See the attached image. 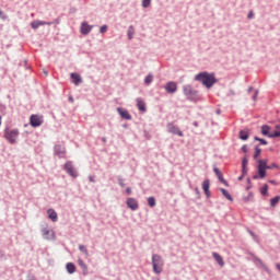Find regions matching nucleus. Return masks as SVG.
Wrapping results in <instances>:
<instances>
[{
    "instance_id": "obj_1",
    "label": "nucleus",
    "mask_w": 280,
    "mask_h": 280,
    "mask_svg": "<svg viewBox=\"0 0 280 280\" xmlns=\"http://www.w3.org/2000/svg\"><path fill=\"white\" fill-rule=\"evenodd\" d=\"M195 80L197 82H201L203 84V86H206L207 89H211V86H213V84H215V82H218V80H215V75L211 74L209 72H201V73L197 74L195 77Z\"/></svg>"
},
{
    "instance_id": "obj_2",
    "label": "nucleus",
    "mask_w": 280,
    "mask_h": 280,
    "mask_svg": "<svg viewBox=\"0 0 280 280\" xmlns=\"http://www.w3.org/2000/svg\"><path fill=\"white\" fill-rule=\"evenodd\" d=\"M152 266H153V272H155V275H161V272H163V266H164L163 258L158 254H154L152 256Z\"/></svg>"
},
{
    "instance_id": "obj_3",
    "label": "nucleus",
    "mask_w": 280,
    "mask_h": 280,
    "mask_svg": "<svg viewBox=\"0 0 280 280\" xmlns=\"http://www.w3.org/2000/svg\"><path fill=\"white\" fill-rule=\"evenodd\" d=\"M4 139H7L10 143H16V139H19V129H4Z\"/></svg>"
},
{
    "instance_id": "obj_4",
    "label": "nucleus",
    "mask_w": 280,
    "mask_h": 280,
    "mask_svg": "<svg viewBox=\"0 0 280 280\" xmlns=\"http://www.w3.org/2000/svg\"><path fill=\"white\" fill-rule=\"evenodd\" d=\"M270 170V166H268L267 162L265 160L258 161V175L260 178H266V171Z\"/></svg>"
},
{
    "instance_id": "obj_5",
    "label": "nucleus",
    "mask_w": 280,
    "mask_h": 280,
    "mask_svg": "<svg viewBox=\"0 0 280 280\" xmlns=\"http://www.w3.org/2000/svg\"><path fill=\"white\" fill-rule=\"evenodd\" d=\"M183 91H184V95H186L188 100H196V97H198V91L192 90L191 85H185L183 88Z\"/></svg>"
},
{
    "instance_id": "obj_6",
    "label": "nucleus",
    "mask_w": 280,
    "mask_h": 280,
    "mask_svg": "<svg viewBox=\"0 0 280 280\" xmlns=\"http://www.w3.org/2000/svg\"><path fill=\"white\" fill-rule=\"evenodd\" d=\"M43 116L40 115H32L30 118V124L33 128H38V126H43Z\"/></svg>"
},
{
    "instance_id": "obj_7",
    "label": "nucleus",
    "mask_w": 280,
    "mask_h": 280,
    "mask_svg": "<svg viewBox=\"0 0 280 280\" xmlns=\"http://www.w3.org/2000/svg\"><path fill=\"white\" fill-rule=\"evenodd\" d=\"M167 130L168 132H171V135H177V137H183V131H180V128L174 125V122H170L167 125Z\"/></svg>"
},
{
    "instance_id": "obj_8",
    "label": "nucleus",
    "mask_w": 280,
    "mask_h": 280,
    "mask_svg": "<svg viewBox=\"0 0 280 280\" xmlns=\"http://www.w3.org/2000/svg\"><path fill=\"white\" fill-rule=\"evenodd\" d=\"M65 170L69 174V176H72V178L78 177V173L75 172V168H73V164L71 162H67L65 164Z\"/></svg>"
},
{
    "instance_id": "obj_9",
    "label": "nucleus",
    "mask_w": 280,
    "mask_h": 280,
    "mask_svg": "<svg viewBox=\"0 0 280 280\" xmlns=\"http://www.w3.org/2000/svg\"><path fill=\"white\" fill-rule=\"evenodd\" d=\"M127 207L131 209V211H137V209H139V202L135 198H128Z\"/></svg>"
},
{
    "instance_id": "obj_10",
    "label": "nucleus",
    "mask_w": 280,
    "mask_h": 280,
    "mask_svg": "<svg viewBox=\"0 0 280 280\" xmlns=\"http://www.w3.org/2000/svg\"><path fill=\"white\" fill-rule=\"evenodd\" d=\"M55 154L59 156V159H65L67 151L65 150V147L57 144L55 145Z\"/></svg>"
},
{
    "instance_id": "obj_11",
    "label": "nucleus",
    "mask_w": 280,
    "mask_h": 280,
    "mask_svg": "<svg viewBox=\"0 0 280 280\" xmlns=\"http://www.w3.org/2000/svg\"><path fill=\"white\" fill-rule=\"evenodd\" d=\"M177 89H178V85H176V82H168L165 85L166 93H176Z\"/></svg>"
},
{
    "instance_id": "obj_12",
    "label": "nucleus",
    "mask_w": 280,
    "mask_h": 280,
    "mask_svg": "<svg viewBox=\"0 0 280 280\" xmlns=\"http://www.w3.org/2000/svg\"><path fill=\"white\" fill-rule=\"evenodd\" d=\"M209 187H211V183L209 182V179L203 180L202 183V189L207 196V198L211 197V191L209 190Z\"/></svg>"
},
{
    "instance_id": "obj_13",
    "label": "nucleus",
    "mask_w": 280,
    "mask_h": 280,
    "mask_svg": "<svg viewBox=\"0 0 280 280\" xmlns=\"http://www.w3.org/2000/svg\"><path fill=\"white\" fill-rule=\"evenodd\" d=\"M91 30H93V26L89 25V23L83 22L82 26H81V34H89L91 32Z\"/></svg>"
},
{
    "instance_id": "obj_14",
    "label": "nucleus",
    "mask_w": 280,
    "mask_h": 280,
    "mask_svg": "<svg viewBox=\"0 0 280 280\" xmlns=\"http://www.w3.org/2000/svg\"><path fill=\"white\" fill-rule=\"evenodd\" d=\"M47 214L51 222H58V213H56L54 209H48Z\"/></svg>"
},
{
    "instance_id": "obj_15",
    "label": "nucleus",
    "mask_w": 280,
    "mask_h": 280,
    "mask_svg": "<svg viewBox=\"0 0 280 280\" xmlns=\"http://www.w3.org/2000/svg\"><path fill=\"white\" fill-rule=\"evenodd\" d=\"M71 79L73 84H75V86H78V84H82V77H80V74L78 73H71Z\"/></svg>"
},
{
    "instance_id": "obj_16",
    "label": "nucleus",
    "mask_w": 280,
    "mask_h": 280,
    "mask_svg": "<svg viewBox=\"0 0 280 280\" xmlns=\"http://www.w3.org/2000/svg\"><path fill=\"white\" fill-rule=\"evenodd\" d=\"M120 117H122V119H132V116H130V113H128V110L122 109V108H118L117 109Z\"/></svg>"
},
{
    "instance_id": "obj_17",
    "label": "nucleus",
    "mask_w": 280,
    "mask_h": 280,
    "mask_svg": "<svg viewBox=\"0 0 280 280\" xmlns=\"http://www.w3.org/2000/svg\"><path fill=\"white\" fill-rule=\"evenodd\" d=\"M212 257L215 259V261L219 264V266L224 267V259L222 258V256H220V254L218 253H212Z\"/></svg>"
},
{
    "instance_id": "obj_18",
    "label": "nucleus",
    "mask_w": 280,
    "mask_h": 280,
    "mask_svg": "<svg viewBox=\"0 0 280 280\" xmlns=\"http://www.w3.org/2000/svg\"><path fill=\"white\" fill-rule=\"evenodd\" d=\"M137 106L141 113H145V102H143V100L137 98Z\"/></svg>"
},
{
    "instance_id": "obj_19",
    "label": "nucleus",
    "mask_w": 280,
    "mask_h": 280,
    "mask_svg": "<svg viewBox=\"0 0 280 280\" xmlns=\"http://www.w3.org/2000/svg\"><path fill=\"white\" fill-rule=\"evenodd\" d=\"M40 25H47V22L34 21L31 23V27H33V30H38V27H40Z\"/></svg>"
},
{
    "instance_id": "obj_20",
    "label": "nucleus",
    "mask_w": 280,
    "mask_h": 280,
    "mask_svg": "<svg viewBox=\"0 0 280 280\" xmlns=\"http://www.w3.org/2000/svg\"><path fill=\"white\" fill-rule=\"evenodd\" d=\"M261 135H264L265 137H270V126L264 125L261 127Z\"/></svg>"
},
{
    "instance_id": "obj_21",
    "label": "nucleus",
    "mask_w": 280,
    "mask_h": 280,
    "mask_svg": "<svg viewBox=\"0 0 280 280\" xmlns=\"http://www.w3.org/2000/svg\"><path fill=\"white\" fill-rule=\"evenodd\" d=\"M220 191L222 192L224 198H226V200H230V202H233V197L231 196V194H229V191L226 189L221 188Z\"/></svg>"
},
{
    "instance_id": "obj_22",
    "label": "nucleus",
    "mask_w": 280,
    "mask_h": 280,
    "mask_svg": "<svg viewBox=\"0 0 280 280\" xmlns=\"http://www.w3.org/2000/svg\"><path fill=\"white\" fill-rule=\"evenodd\" d=\"M248 137H249L248 130L240 131V139H242V141H247Z\"/></svg>"
},
{
    "instance_id": "obj_23",
    "label": "nucleus",
    "mask_w": 280,
    "mask_h": 280,
    "mask_svg": "<svg viewBox=\"0 0 280 280\" xmlns=\"http://www.w3.org/2000/svg\"><path fill=\"white\" fill-rule=\"evenodd\" d=\"M69 275H73V272H75V265H73L72 262H68L66 266Z\"/></svg>"
},
{
    "instance_id": "obj_24",
    "label": "nucleus",
    "mask_w": 280,
    "mask_h": 280,
    "mask_svg": "<svg viewBox=\"0 0 280 280\" xmlns=\"http://www.w3.org/2000/svg\"><path fill=\"white\" fill-rule=\"evenodd\" d=\"M127 35L129 40H132V36H135V26H129Z\"/></svg>"
},
{
    "instance_id": "obj_25",
    "label": "nucleus",
    "mask_w": 280,
    "mask_h": 280,
    "mask_svg": "<svg viewBox=\"0 0 280 280\" xmlns=\"http://www.w3.org/2000/svg\"><path fill=\"white\" fill-rule=\"evenodd\" d=\"M148 205L149 207H156V199H154V197H149Z\"/></svg>"
},
{
    "instance_id": "obj_26",
    "label": "nucleus",
    "mask_w": 280,
    "mask_h": 280,
    "mask_svg": "<svg viewBox=\"0 0 280 280\" xmlns=\"http://www.w3.org/2000/svg\"><path fill=\"white\" fill-rule=\"evenodd\" d=\"M279 200H280V197H279V196L272 198V199L270 200L271 207H277V203L279 202Z\"/></svg>"
},
{
    "instance_id": "obj_27",
    "label": "nucleus",
    "mask_w": 280,
    "mask_h": 280,
    "mask_svg": "<svg viewBox=\"0 0 280 280\" xmlns=\"http://www.w3.org/2000/svg\"><path fill=\"white\" fill-rule=\"evenodd\" d=\"M154 80V77H152V74L147 75V78L144 79V83L145 84H152V81Z\"/></svg>"
},
{
    "instance_id": "obj_28",
    "label": "nucleus",
    "mask_w": 280,
    "mask_h": 280,
    "mask_svg": "<svg viewBox=\"0 0 280 280\" xmlns=\"http://www.w3.org/2000/svg\"><path fill=\"white\" fill-rule=\"evenodd\" d=\"M261 154V149L259 147L255 148V154H254V159L257 160V158H259Z\"/></svg>"
},
{
    "instance_id": "obj_29",
    "label": "nucleus",
    "mask_w": 280,
    "mask_h": 280,
    "mask_svg": "<svg viewBox=\"0 0 280 280\" xmlns=\"http://www.w3.org/2000/svg\"><path fill=\"white\" fill-rule=\"evenodd\" d=\"M79 249L81 250V253H84V255H89V250L86 249V246L79 245Z\"/></svg>"
},
{
    "instance_id": "obj_30",
    "label": "nucleus",
    "mask_w": 280,
    "mask_h": 280,
    "mask_svg": "<svg viewBox=\"0 0 280 280\" xmlns=\"http://www.w3.org/2000/svg\"><path fill=\"white\" fill-rule=\"evenodd\" d=\"M255 140H256V141H259V143H260L261 145H268V141H266V140H264V139H260V138L256 137Z\"/></svg>"
},
{
    "instance_id": "obj_31",
    "label": "nucleus",
    "mask_w": 280,
    "mask_h": 280,
    "mask_svg": "<svg viewBox=\"0 0 280 280\" xmlns=\"http://www.w3.org/2000/svg\"><path fill=\"white\" fill-rule=\"evenodd\" d=\"M260 194H262V196H266V194H268V185L262 186V188L260 189Z\"/></svg>"
},
{
    "instance_id": "obj_32",
    "label": "nucleus",
    "mask_w": 280,
    "mask_h": 280,
    "mask_svg": "<svg viewBox=\"0 0 280 280\" xmlns=\"http://www.w3.org/2000/svg\"><path fill=\"white\" fill-rule=\"evenodd\" d=\"M152 2V0H142V5L144 8H150V3Z\"/></svg>"
},
{
    "instance_id": "obj_33",
    "label": "nucleus",
    "mask_w": 280,
    "mask_h": 280,
    "mask_svg": "<svg viewBox=\"0 0 280 280\" xmlns=\"http://www.w3.org/2000/svg\"><path fill=\"white\" fill-rule=\"evenodd\" d=\"M107 30H108V26L103 25V26L100 28V32H101V34H106Z\"/></svg>"
},
{
    "instance_id": "obj_34",
    "label": "nucleus",
    "mask_w": 280,
    "mask_h": 280,
    "mask_svg": "<svg viewBox=\"0 0 280 280\" xmlns=\"http://www.w3.org/2000/svg\"><path fill=\"white\" fill-rule=\"evenodd\" d=\"M219 180L223 184V185H229L225 180H224V177L221 175L218 176Z\"/></svg>"
},
{
    "instance_id": "obj_35",
    "label": "nucleus",
    "mask_w": 280,
    "mask_h": 280,
    "mask_svg": "<svg viewBox=\"0 0 280 280\" xmlns=\"http://www.w3.org/2000/svg\"><path fill=\"white\" fill-rule=\"evenodd\" d=\"M219 180L223 184V185H229L225 180H224V177L221 175L218 176Z\"/></svg>"
},
{
    "instance_id": "obj_36",
    "label": "nucleus",
    "mask_w": 280,
    "mask_h": 280,
    "mask_svg": "<svg viewBox=\"0 0 280 280\" xmlns=\"http://www.w3.org/2000/svg\"><path fill=\"white\" fill-rule=\"evenodd\" d=\"M246 165H248V160L246 158L243 159V170H246Z\"/></svg>"
},
{
    "instance_id": "obj_37",
    "label": "nucleus",
    "mask_w": 280,
    "mask_h": 280,
    "mask_svg": "<svg viewBox=\"0 0 280 280\" xmlns=\"http://www.w3.org/2000/svg\"><path fill=\"white\" fill-rule=\"evenodd\" d=\"M242 152H244L246 154V152H248V147L246 144H244L242 147Z\"/></svg>"
},
{
    "instance_id": "obj_38",
    "label": "nucleus",
    "mask_w": 280,
    "mask_h": 280,
    "mask_svg": "<svg viewBox=\"0 0 280 280\" xmlns=\"http://www.w3.org/2000/svg\"><path fill=\"white\" fill-rule=\"evenodd\" d=\"M43 235H44V237H47V235H49V230L44 229L43 230Z\"/></svg>"
},
{
    "instance_id": "obj_39",
    "label": "nucleus",
    "mask_w": 280,
    "mask_h": 280,
    "mask_svg": "<svg viewBox=\"0 0 280 280\" xmlns=\"http://www.w3.org/2000/svg\"><path fill=\"white\" fill-rule=\"evenodd\" d=\"M214 174H217V176H222V172H220L219 168H214Z\"/></svg>"
},
{
    "instance_id": "obj_40",
    "label": "nucleus",
    "mask_w": 280,
    "mask_h": 280,
    "mask_svg": "<svg viewBox=\"0 0 280 280\" xmlns=\"http://www.w3.org/2000/svg\"><path fill=\"white\" fill-rule=\"evenodd\" d=\"M126 194H127V196H130V194H132V189H130V187H128V188L126 189Z\"/></svg>"
},
{
    "instance_id": "obj_41",
    "label": "nucleus",
    "mask_w": 280,
    "mask_h": 280,
    "mask_svg": "<svg viewBox=\"0 0 280 280\" xmlns=\"http://www.w3.org/2000/svg\"><path fill=\"white\" fill-rule=\"evenodd\" d=\"M118 184L120 185V187H126V184H124V179H119Z\"/></svg>"
},
{
    "instance_id": "obj_42",
    "label": "nucleus",
    "mask_w": 280,
    "mask_h": 280,
    "mask_svg": "<svg viewBox=\"0 0 280 280\" xmlns=\"http://www.w3.org/2000/svg\"><path fill=\"white\" fill-rule=\"evenodd\" d=\"M257 95H259V91H256V92H255V94H254V96H253V100H254V101L257 100Z\"/></svg>"
},
{
    "instance_id": "obj_43",
    "label": "nucleus",
    "mask_w": 280,
    "mask_h": 280,
    "mask_svg": "<svg viewBox=\"0 0 280 280\" xmlns=\"http://www.w3.org/2000/svg\"><path fill=\"white\" fill-rule=\"evenodd\" d=\"M253 16H254L253 11H250V12L248 13V19H253Z\"/></svg>"
},
{
    "instance_id": "obj_44",
    "label": "nucleus",
    "mask_w": 280,
    "mask_h": 280,
    "mask_svg": "<svg viewBox=\"0 0 280 280\" xmlns=\"http://www.w3.org/2000/svg\"><path fill=\"white\" fill-rule=\"evenodd\" d=\"M195 191H196V194H198V196H200V189L195 188Z\"/></svg>"
},
{
    "instance_id": "obj_45",
    "label": "nucleus",
    "mask_w": 280,
    "mask_h": 280,
    "mask_svg": "<svg viewBox=\"0 0 280 280\" xmlns=\"http://www.w3.org/2000/svg\"><path fill=\"white\" fill-rule=\"evenodd\" d=\"M250 91H253V88H249V89H248V93H250Z\"/></svg>"
},
{
    "instance_id": "obj_46",
    "label": "nucleus",
    "mask_w": 280,
    "mask_h": 280,
    "mask_svg": "<svg viewBox=\"0 0 280 280\" xmlns=\"http://www.w3.org/2000/svg\"><path fill=\"white\" fill-rule=\"evenodd\" d=\"M278 270H280V264L277 265Z\"/></svg>"
},
{
    "instance_id": "obj_47",
    "label": "nucleus",
    "mask_w": 280,
    "mask_h": 280,
    "mask_svg": "<svg viewBox=\"0 0 280 280\" xmlns=\"http://www.w3.org/2000/svg\"><path fill=\"white\" fill-rule=\"evenodd\" d=\"M79 264H80V266H82V264H83L82 260H79Z\"/></svg>"
},
{
    "instance_id": "obj_48",
    "label": "nucleus",
    "mask_w": 280,
    "mask_h": 280,
    "mask_svg": "<svg viewBox=\"0 0 280 280\" xmlns=\"http://www.w3.org/2000/svg\"><path fill=\"white\" fill-rule=\"evenodd\" d=\"M3 14V11L0 10V16Z\"/></svg>"
},
{
    "instance_id": "obj_49",
    "label": "nucleus",
    "mask_w": 280,
    "mask_h": 280,
    "mask_svg": "<svg viewBox=\"0 0 280 280\" xmlns=\"http://www.w3.org/2000/svg\"><path fill=\"white\" fill-rule=\"evenodd\" d=\"M45 75H48L47 71H44Z\"/></svg>"
},
{
    "instance_id": "obj_50",
    "label": "nucleus",
    "mask_w": 280,
    "mask_h": 280,
    "mask_svg": "<svg viewBox=\"0 0 280 280\" xmlns=\"http://www.w3.org/2000/svg\"><path fill=\"white\" fill-rule=\"evenodd\" d=\"M272 167H277V164H273Z\"/></svg>"
},
{
    "instance_id": "obj_51",
    "label": "nucleus",
    "mask_w": 280,
    "mask_h": 280,
    "mask_svg": "<svg viewBox=\"0 0 280 280\" xmlns=\"http://www.w3.org/2000/svg\"><path fill=\"white\" fill-rule=\"evenodd\" d=\"M0 126H1V116H0Z\"/></svg>"
},
{
    "instance_id": "obj_52",
    "label": "nucleus",
    "mask_w": 280,
    "mask_h": 280,
    "mask_svg": "<svg viewBox=\"0 0 280 280\" xmlns=\"http://www.w3.org/2000/svg\"><path fill=\"white\" fill-rule=\"evenodd\" d=\"M238 180H242V177H238Z\"/></svg>"
}]
</instances>
